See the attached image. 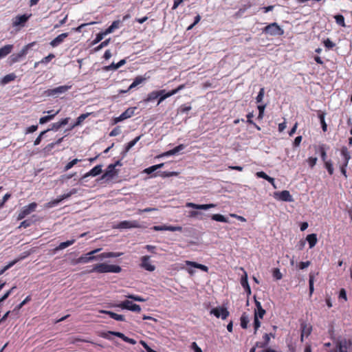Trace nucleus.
Returning <instances> with one entry per match:
<instances>
[{"mask_svg": "<svg viewBox=\"0 0 352 352\" xmlns=\"http://www.w3.org/2000/svg\"><path fill=\"white\" fill-rule=\"evenodd\" d=\"M122 271L121 267L116 265H109L105 263H97L94 265L89 273L97 272L102 273H120Z\"/></svg>", "mask_w": 352, "mask_h": 352, "instance_id": "obj_1", "label": "nucleus"}, {"mask_svg": "<svg viewBox=\"0 0 352 352\" xmlns=\"http://www.w3.org/2000/svg\"><path fill=\"white\" fill-rule=\"evenodd\" d=\"M263 33L273 36H280L284 34L283 29L277 23H272L262 29Z\"/></svg>", "mask_w": 352, "mask_h": 352, "instance_id": "obj_2", "label": "nucleus"}, {"mask_svg": "<svg viewBox=\"0 0 352 352\" xmlns=\"http://www.w3.org/2000/svg\"><path fill=\"white\" fill-rule=\"evenodd\" d=\"M113 335L115 336H117L120 338H121L122 340H124V342H127V343H129L131 344H136V340L133 339V338H130L127 336H126L124 333H121V332H118V331H109L107 332H103L100 334V336L103 338H105V339H108V340H110L111 338L109 337V335Z\"/></svg>", "mask_w": 352, "mask_h": 352, "instance_id": "obj_3", "label": "nucleus"}, {"mask_svg": "<svg viewBox=\"0 0 352 352\" xmlns=\"http://www.w3.org/2000/svg\"><path fill=\"white\" fill-rule=\"evenodd\" d=\"M31 16L32 14H24L16 16L12 20V27L18 28L19 29L23 28Z\"/></svg>", "mask_w": 352, "mask_h": 352, "instance_id": "obj_4", "label": "nucleus"}, {"mask_svg": "<svg viewBox=\"0 0 352 352\" xmlns=\"http://www.w3.org/2000/svg\"><path fill=\"white\" fill-rule=\"evenodd\" d=\"M115 307H119L122 309H126L131 311L140 313L141 311V307L139 305L133 303V302L126 300L116 305Z\"/></svg>", "mask_w": 352, "mask_h": 352, "instance_id": "obj_5", "label": "nucleus"}, {"mask_svg": "<svg viewBox=\"0 0 352 352\" xmlns=\"http://www.w3.org/2000/svg\"><path fill=\"white\" fill-rule=\"evenodd\" d=\"M32 45L33 43L28 44L24 46L19 53L12 54L9 58L10 64L12 65L19 62L21 59L28 54V50Z\"/></svg>", "mask_w": 352, "mask_h": 352, "instance_id": "obj_6", "label": "nucleus"}, {"mask_svg": "<svg viewBox=\"0 0 352 352\" xmlns=\"http://www.w3.org/2000/svg\"><path fill=\"white\" fill-rule=\"evenodd\" d=\"M352 345V341L343 338L337 341L336 348L332 352H348L349 348Z\"/></svg>", "mask_w": 352, "mask_h": 352, "instance_id": "obj_7", "label": "nucleus"}, {"mask_svg": "<svg viewBox=\"0 0 352 352\" xmlns=\"http://www.w3.org/2000/svg\"><path fill=\"white\" fill-rule=\"evenodd\" d=\"M37 204L32 202L28 206H24L18 214L17 219L21 220L24 219L27 215L36 210Z\"/></svg>", "mask_w": 352, "mask_h": 352, "instance_id": "obj_8", "label": "nucleus"}, {"mask_svg": "<svg viewBox=\"0 0 352 352\" xmlns=\"http://www.w3.org/2000/svg\"><path fill=\"white\" fill-rule=\"evenodd\" d=\"M136 107H129L126 109L123 113H122L118 117L113 118V124H117L120 122H122L126 119L130 118L135 114V111L136 110Z\"/></svg>", "mask_w": 352, "mask_h": 352, "instance_id": "obj_9", "label": "nucleus"}, {"mask_svg": "<svg viewBox=\"0 0 352 352\" xmlns=\"http://www.w3.org/2000/svg\"><path fill=\"white\" fill-rule=\"evenodd\" d=\"M210 314H213L217 318L226 320L229 316L230 312L226 307H217L211 309Z\"/></svg>", "mask_w": 352, "mask_h": 352, "instance_id": "obj_10", "label": "nucleus"}, {"mask_svg": "<svg viewBox=\"0 0 352 352\" xmlns=\"http://www.w3.org/2000/svg\"><path fill=\"white\" fill-rule=\"evenodd\" d=\"M100 250V249H96L94 250H92L87 254H85L84 255H82L78 258V263H87L91 261L97 260L98 256H94V254L97 252H98Z\"/></svg>", "mask_w": 352, "mask_h": 352, "instance_id": "obj_11", "label": "nucleus"}, {"mask_svg": "<svg viewBox=\"0 0 352 352\" xmlns=\"http://www.w3.org/2000/svg\"><path fill=\"white\" fill-rule=\"evenodd\" d=\"M72 87L71 85H61L54 89H49L45 91V94L48 96H55L65 93Z\"/></svg>", "mask_w": 352, "mask_h": 352, "instance_id": "obj_12", "label": "nucleus"}, {"mask_svg": "<svg viewBox=\"0 0 352 352\" xmlns=\"http://www.w3.org/2000/svg\"><path fill=\"white\" fill-rule=\"evenodd\" d=\"M151 229L154 231H165V230H168V231H171V232H175V231L182 232V227H181V226H166V225L154 226Z\"/></svg>", "mask_w": 352, "mask_h": 352, "instance_id": "obj_13", "label": "nucleus"}, {"mask_svg": "<svg viewBox=\"0 0 352 352\" xmlns=\"http://www.w3.org/2000/svg\"><path fill=\"white\" fill-rule=\"evenodd\" d=\"M140 224L139 221L136 220L133 221H122L120 222L118 224V228L120 229H127V228H140Z\"/></svg>", "mask_w": 352, "mask_h": 352, "instance_id": "obj_14", "label": "nucleus"}, {"mask_svg": "<svg viewBox=\"0 0 352 352\" xmlns=\"http://www.w3.org/2000/svg\"><path fill=\"white\" fill-rule=\"evenodd\" d=\"M140 266L149 272H153L155 270V266L151 263L149 256H144L141 258Z\"/></svg>", "mask_w": 352, "mask_h": 352, "instance_id": "obj_15", "label": "nucleus"}, {"mask_svg": "<svg viewBox=\"0 0 352 352\" xmlns=\"http://www.w3.org/2000/svg\"><path fill=\"white\" fill-rule=\"evenodd\" d=\"M240 270L243 272V275L241 278V285L244 288L248 295L251 294V289L248 281V274L243 267H240Z\"/></svg>", "mask_w": 352, "mask_h": 352, "instance_id": "obj_16", "label": "nucleus"}, {"mask_svg": "<svg viewBox=\"0 0 352 352\" xmlns=\"http://www.w3.org/2000/svg\"><path fill=\"white\" fill-rule=\"evenodd\" d=\"M118 174V170L116 169V165L109 164L102 175V178H113Z\"/></svg>", "mask_w": 352, "mask_h": 352, "instance_id": "obj_17", "label": "nucleus"}, {"mask_svg": "<svg viewBox=\"0 0 352 352\" xmlns=\"http://www.w3.org/2000/svg\"><path fill=\"white\" fill-rule=\"evenodd\" d=\"M68 36H69V33H67V32L60 34L58 36H57L55 38H54L50 43V44L52 47H56L58 45H59L60 43H62L64 41L65 38H66Z\"/></svg>", "mask_w": 352, "mask_h": 352, "instance_id": "obj_18", "label": "nucleus"}, {"mask_svg": "<svg viewBox=\"0 0 352 352\" xmlns=\"http://www.w3.org/2000/svg\"><path fill=\"white\" fill-rule=\"evenodd\" d=\"M186 207L188 208H192L195 209H199V210H208L211 208L215 207V205L213 204H196L194 203H187Z\"/></svg>", "mask_w": 352, "mask_h": 352, "instance_id": "obj_19", "label": "nucleus"}, {"mask_svg": "<svg viewBox=\"0 0 352 352\" xmlns=\"http://www.w3.org/2000/svg\"><path fill=\"white\" fill-rule=\"evenodd\" d=\"M254 302L256 305V309L254 311V316L260 317L262 319L265 314V310L262 307L261 303L254 298Z\"/></svg>", "mask_w": 352, "mask_h": 352, "instance_id": "obj_20", "label": "nucleus"}, {"mask_svg": "<svg viewBox=\"0 0 352 352\" xmlns=\"http://www.w3.org/2000/svg\"><path fill=\"white\" fill-rule=\"evenodd\" d=\"M164 92H165V89L151 91V93H149L147 95V97L144 100V101L145 102H148L153 101V100L157 99V98H159L160 95H161L162 94H164Z\"/></svg>", "mask_w": 352, "mask_h": 352, "instance_id": "obj_21", "label": "nucleus"}, {"mask_svg": "<svg viewBox=\"0 0 352 352\" xmlns=\"http://www.w3.org/2000/svg\"><path fill=\"white\" fill-rule=\"evenodd\" d=\"M341 155L343 156L344 158V162L341 166L346 167L349 164V161L351 159V155L349 151H348V148L346 146H343L341 148Z\"/></svg>", "mask_w": 352, "mask_h": 352, "instance_id": "obj_22", "label": "nucleus"}, {"mask_svg": "<svg viewBox=\"0 0 352 352\" xmlns=\"http://www.w3.org/2000/svg\"><path fill=\"white\" fill-rule=\"evenodd\" d=\"M100 313L107 314L111 318L117 320V321H124L125 317L123 315L118 314L116 313H114L111 311H106V310H102L100 311Z\"/></svg>", "mask_w": 352, "mask_h": 352, "instance_id": "obj_23", "label": "nucleus"}, {"mask_svg": "<svg viewBox=\"0 0 352 352\" xmlns=\"http://www.w3.org/2000/svg\"><path fill=\"white\" fill-rule=\"evenodd\" d=\"M185 263L187 266H190V267H193L199 269L205 272H208V267L206 265L199 264L198 263H196L194 261H186Z\"/></svg>", "mask_w": 352, "mask_h": 352, "instance_id": "obj_24", "label": "nucleus"}, {"mask_svg": "<svg viewBox=\"0 0 352 352\" xmlns=\"http://www.w3.org/2000/svg\"><path fill=\"white\" fill-rule=\"evenodd\" d=\"M278 199L283 201L291 202L293 201L292 196L288 190H283L278 194Z\"/></svg>", "mask_w": 352, "mask_h": 352, "instance_id": "obj_25", "label": "nucleus"}, {"mask_svg": "<svg viewBox=\"0 0 352 352\" xmlns=\"http://www.w3.org/2000/svg\"><path fill=\"white\" fill-rule=\"evenodd\" d=\"M122 254V252H103L99 255H98V259H103V258H116L119 257Z\"/></svg>", "mask_w": 352, "mask_h": 352, "instance_id": "obj_26", "label": "nucleus"}, {"mask_svg": "<svg viewBox=\"0 0 352 352\" xmlns=\"http://www.w3.org/2000/svg\"><path fill=\"white\" fill-rule=\"evenodd\" d=\"M125 63H126V60L122 59L117 63H112L111 65L106 66L104 69L106 71L116 70L118 68H120V67L123 66Z\"/></svg>", "mask_w": 352, "mask_h": 352, "instance_id": "obj_27", "label": "nucleus"}, {"mask_svg": "<svg viewBox=\"0 0 352 352\" xmlns=\"http://www.w3.org/2000/svg\"><path fill=\"white\" fill-rule=\"evenodd\" d=\"M102 173V165H97L91 169L84 176L85 177L92 176L95 177L100 175Z\"/></svg>", "mask_w": 352, "mask_h": 352, "instance_id": "obj_28", "label": "nucleus"}, {"mask_svg": "<svg viewBox=\"0 0 352 352\" xmlns=\"http://www.w3.org/2000/svg\"><path fill=\"white\" fill-rule=\"evenodd\" d=\"M13 50L12 45H6L3 47L0 48V59L6 57L7 55L11 53Z\"/></svg>", "mask_w": 352, "mask_h": 352, "instance_id": "obj_29", "label": "nucleus"}, {"mask_svg": "<svg viewBox=\"0 0 352 352\" xmlns=\"http://www.w3.org/2000/svg\"><path fill=\"white\" fill-rule=\"evenodd\" d=\"M325 115L326 113L324 112L318 111V116L321 124L322 129L324 132H326L327 131V124L324 119Z\"/></svg>", "mask_w": 352, "mask_h": 352, "instance_id": "obj_30", "label": "nucleus"}, {"mask_svg": "<svg viewBox=\"0 0 352 352\" xmlns=\"http://www.w3.org/2000/svg\"><path fill=\"white\" fill-rule=\"evenodd\" d=\"M300 330L302 333V336L308 337L311 333L312 327L309 324L302 323L300 325Z\"/></svg>", "mask_w": 352, "mask_h": 352, "instance_id": "obj_31", "label": "nucleus"}, {"mask_svg": "<svg viewBox=\"0 0 352 352\" xmlns=\"http://www.w3.org/2000/svg\"><path fill=\"white\" fill-rule=\"evenodd\" d=\"M306 240L307 241L309 248H313L318 242L317 235L316 234H308L306 237Z\"/></svg>", "mask_w": 352, "mask_h": 352, "instance_id": "obj_32", "label": "nucleus"}, {"mask_svg": "<svg viewBox=\"0 0 352 352\" xmlns=\"http://www.w3.org/2000/svg\"><path fill=\"white\" fill-rule=\"evenodd\" d=\"M90 115L89 113H82L81 114L80 116H78L76 119V121L75 122V123H74L72 124V126H71L70 129H72L79 125H80L82 122Z\"/></svg>", "mask_w": 352, "mask_h": 352, "instance_id": "obj_33", "label": "nucleus"}, {"mask_svg": "<svg viewBox=\"0 0 352 352\" xmlns=\"http://www.w3.org/2000/svg\"><path fill=\"white\" fill-rule=\"evenodd\" d=\"M241 327L243 329H246L248 328V324L250 322L248 316L245 312L243 313L240 318Z\"/></svg>", "mask_w": 352, "mask_h": 352, "instance_id": "obj_34", "label": "nucleus"}, {"mask_svg": "<svg viewBox=\"0 0 352 352\" xmlns=\"http://www.w3.org/2000/svg\"><path fill=\"white\" fill-rule=\"evenodd\" d=\"M314 280H315V274L314 273H310L309 275V296H311L314 291Z\"/></svg>", "mask_w": 352, "mask_h": 352, "instance_id": "obj_35", "label": "nucleus"}, {"mask_svg": "<svg viewBox=\"0 0 352 352\" xmlns=\"http://www.w3.org/2000/svg\"><path fill=\"white\" fill-rule=\"evenodd\" d=\"M145 80H146V78H144L142 76H138L137 77H135L133 82L129 87V89H132L135 88L138 85L142 83Z\"/></svg>", "mask_w": 352, "mask_h": 352, "instance_id": "obj_36", "label": "nucleus"}, {"mask_svg": "<svg viewBox=\"0 0 352 352\" xmlns=\"http://www.w3.org/2000/svg\"><path fill=\"white\" fill-rule=\"evenodd\" d=\"M75 241H76L75 239H72V240H68L65 242H62L58 245V246H57L55 248L54 250L58 251V250H63V249L72 245V244H74L75 243Z\"/></svg>", "mask_w": 352, "mask_h": 352, "instance_id": "obj_37", "label": "nucleus"}, {"mask_svg": "<svg viewBox=\"0 0 352 352\" xmlns=\"http://www.w3.org/2000/svg\"><path fill=\"white\" fill-rule=\"evenodd\" d=\"M142 135H139L134 138L133 140L130 141L124 148V152L127 153L129 151V150L140 140Z\"/></svg>", "mask_w": 352, "mask_h": 352, "instance_id": "obj_38", "label": "nucleus"}, {"mask_svg": "<svg viewBox=\"0 0 352 352\" xmlns=\"http://www.w3.org/2000/svg\"><path fill=\"white\" fill-rule=\"evenodd\" d=\"M78 190L76 188H72L69 192L63 194L60 196H59L58 198L60 200V201H62L64 199L69 198L72 195L77 193Z\"/></svg>", "mask_w": 352, "mask_h": 352, "instance_id": "obj_39", "label": "nucleus"}, {"mask_svg": "<svg viewBox=\"0 0 352 352\" xmlns=\"http://www.w3.org/2000/svg\"><path fill=\"white\" fill-rule=\"evenodd\" d=\"M16 78V75L14 74H9L6 75L1 80V83L3 85L8 84V82L14 80Z\"/></svg>", "mask_w": 352, "mask_h": 352, "instance_id": "obj_40", "label": "nucleus"}, {"mask_svg": "<svg viewBox=\"0 0 352 352\" xmlns=\"http://www.w3.org/2000/svg\"><path fill=\"white\" fill-rule=\"evenodd\" d=\"M318 150L320 153V156H321L322 161L325 163V162H327L326 160V159H327L326 145L325 144L319 145Z\"/></svg>", "mask_w": 352, "mask_h": 352, "instance_id": "obj_41", "label": "nucleus"}, {"mask_svg": "<svg viewBox=\"0 0 352 352\" xmlns=\"http://www.w3.org/2000/svg\"><path fill=\"white\" fill-rule=\"evenodd\" d=\"M173 93H172V90L168 92H164V94H162L159 96V99L157 101V104H160L161 102H162L165 99L173 96Z\"/></svg>", "mask_w": 352, "mask_h": 352, "instance_id": "obj_42", "label": "nucleus"}, {"mask_svg": "<svg viewBox=\"0 0 352 352\" xmlns=\"http://www.w3.org/2000/svg\"><path fill=\"white\" fill-rule=\"evenodd\" d=\"M212 219L219 222H228V219L222 214H214L212 216Z\"/></svg>", "mask_w": 352, "mask_h": 352, "instance_id": "obj_43", "label": "nucleus"}, {"mask_svg": "<svg viewBox=\"0 0 352 352\" xmlns=\"http://www.w3.org/2000/svg\"><path fill=\"white\" fill-rule=\"evenodd\" d=\"M334 19L336 20V22L337 24L342 27H345L346 24L344 22V17L342 14H337L334 16Z\"/></svg>", "mask_w": 352, "mask_h": 352, "instance_id": "obj_44", "label": "nucleus"}, {"mask_svg": "<svg viewBox=\"0 0 352 352\" xmlns=\"http://www.w3.org/2000/svg\"><path fill=\"white\" fill-rule=\"evenodd\" d=\"M163 166H164L163 163L160 164H157V165H154V166H152L151 167H148V168H146L144 170V172L148 173V174H150V173L154 172L155 170H156L157 169H158L160 168H162Z\"/></svg>", "mask_w": 352, "mask_h": 352, "instance_id": "obj_45", "label": "nucleus"}, {"mask_svg": "<svg viewBox=\"0 0 352 352\" xmlns=\"http://www.w3.org/2000/svg\"><path fill=\"white\" fill-rule=\"evenodd\" d=\"M259 319H261L260 317L256 316H254L253 326H254V334L256 333L257 330L261 327V323Z\"/></svg>", "mask_w": 352, "mask_h": 352, "instance_id": "obj_46", "label": "nucleus"}, {"mask_svg": "<svg viewBox=\"0 0 352 352\" xmlns=\"http://www.w3.org/2000/svg\"><path fill=\"white\" fill-rule=\"evenodd\" d=\"M275 337V335L270 333H265L263 336V342H264V344L267 346L270 343V339L271 338H274Z\"/></svg>", "mask_w": 352, "mask_h": 352, "instance_id": "obj_47", "label": "nucleus"}, {"mask_svg": "<svg viewBox=\"0 0 352 352\" xmlns=\"http://www.w3.org/2000/svg\"><path fill=\"white\" fill-rule=\"evenodd\" d=\"M80 161H81L80 160H78V159H74V160L70 161L65 165V166L64 168L65 171H67L68 170L71 169L74 165H76L78 162H80Z\"/></svg>", "mask_w": 352, "mask_h": 352, "instance_id": "obj_48", "label": "nucleus"}, {"mask_svg": "<svg viewBox=\"0 0 352 352\" xmlns=\"http://www.w3.org/2000/svg\"><path fill=\"white\" fill-rule=\"evenodd\" d=\"M324 166L327 168L329 174L330 175H332L333 174L334 169H333L331 161L329 160V161L325 162Z\"/></svg>", "mask_w": 352, "mask_h": 352, "instance_id": "obj_49", "label": "nucleus"}, {"mask_svg": "<svg viewBox=\"0 0 352 352\" xmlns=\"http://www.w3.org/2000/svg\"><path fill=\"white\" fill-rule=\"evenodd\" d=\"M104 36H105V35L103 34L102 32H99L98 34H96V36L95 39L92 41L91 44L93 45H94L98 43L104 38Z\"/></svg>", "mask_w": 352, "mask_h": 352, "instance_id": "obj_50", "label": "nucleus"}, {"mask_svg": "<svg viewBox=\"0 0 352 352\" xmlns=\"http://www.w3.org/2000/svg\"><path fill=\"white\" fill-rule=\"evenodd\" d=\"M126 297L128 298L132 299L135 301H138V302H144L145 301L144 298H143L142 297H141L140 296H138V295L129 294V295L126 296Z\"/></svg>", "mask_w": 352, "mask_h": 352, "instance_id": "obj_51", "label": "nucleus"}, {"mask_svg": "<svg viewBox=\"0 0 352 352\" xmlns=\"http://www.w3.org/2000/svg\"><path fill=\"white\" fill-rule=\"evenodd\" d=\"M264 94H265V89L263 87L261 88L260 91L256 98V101L257 103H261L263 101Z\"/></svg>", "mask_w": 352, "mask_h": 352, "instance_id": "obj_52", "label": "nucleus"}, {"mask_svg": "<svg viewBox=\"0 0 352 352\" xmlns=\"http://www.w3.org/2000/svg\"><path fill=\"white\" fill-rule=\"evenodd\" d=\"M30 300H31V296H28L19 305L16 306V307L14 308V310L18 311V310L21 309L23 307V306L25 305L28 302L30 301Z\"/></svg>", "mask_w": 352, "mask_h": 352, "instance_id": "obj_53", "label": "nucleus"}, {"mask_svg": "<svg viewBox=\"0 0 352 352\" xmlns=\"http://www.w3.org/2000/svg\"><path fill=\"white\" fill-rule=\"evenodd\" d=\"M50 131V129H47V130H45V131H42V132L39 134V135L36 138V140H34V146H37V145H38V144L41 143V140H42V138H43V136L44 135V134H45V133H47V131Z\"/></svg>", "mask_w": 352, "mask_h": 352, "instance_id": "obj_54", "label": "nucleus"}, {"mask_svg": "<svg viewBox=\"0 0 352 352\" xmlns=\"http://www.w3.org/2000/svg\"><path fill=\"white\" fill-rule=\"evenodd\" d=\"M324 45L326 48L330 50L335 47L336 44L332 42L329 38H327L323 41Z\"/></svg>", "mask_w": 352, "mask_h": 352, "instance_id": "obj_55", "label": "nucleus"}, {"mask_svg": "<svg viewBox=\"0 0 352 352\" xmlns=\"http://www.w3.org/2000/svg\"><path fill=\"white\" fill-rule=\"evenodd\" d=\"M317 161L318 159L316 157H309L307 160L310 168H313L316 164Z\"/></svg>", "mask_w": 352, "mask_h": 352, "instance_id": "obj_56", "label": "nucleus"}, {"mask_svg": "<svg viewBox=\"0 0 352 352\" xmlns=\"http://www.w3.org/2000/svg\"><path fill=\"white\" fill-rule=\"evenodd\" d=\"M110 40H111L110 38H108V39L102 41L98 46H97L95 48V51H99L101 49H102L103 47L107 46L110 42Z\"/></svg>", "mask_w": 352, "mask_h": 352, "instance_id": "obj_57", "label": "nucleus"}, {"mask_svg": "<svg viewBox=\"0 0 352 352\" xmlns=\"http://www.w3.org/2000/svg\"><path fill=\"white\" fill-rule=\"evenodd\" d=\"M55 57L54 54H50L48 56L44 57L41 60V63L42 64H47L50 61H51Z\"/></svg>", "mask_w": 352, "mask_h": 352, "instance_id": "obj_58", "label": "nucleus"}, {"mask_svg": "<svg viewBox=\"0 0 352 352\" xmlns=\"http://www.w3.org/2000/svg\"><path fill=\"white\" fill-rule=\"evenodd\" d=\"M15 288L16 287H12L10 290L5 293L4 295L0 298V303L6 300Z\"/></svg>", "mask_w": 352, "mask_h": 352, "instance_id": "obj_59", "label": "nucleus"}, {"mask_svg": "<svg viewBox=\"0 0 352 352\" xmlns=\"http://www.w3.org/2000/svg\"><path fill=\"white\" fill-rule=\"evenodd\" d=\"M95 23H96V22H94V21H92V22H90V23H82V24L80 25L78 27L74 28L73 30L75 32H80L82 31V29L84 27H85L87 25H93V24H95Z\"/></svg>", "mask_w": 352, "mask_h": 352, "instance_id": "obj_60", "label": "nucleus"}, {"mask_svg": "<svg viewBox=\"0 0 352 352\" xmlns=\"http://www.w3.org/2000/svg\"><path fill=\"white\" fill-rule=\"evenodd\" d=\"M121 133V129L120 126L115 127L109 133V136L114 137L117 136Z\"/></svg>", "mask_w": 352, "mask_h": 352, "instance_id": "obj_61", "label": "nucleus"}, {"mask_svg": "<svg viewBox=\"0 0 352 352\" xmlns=\"http://www.w3.org/2000/svg\"><path fill=\"white\" fill-rule=\"evenodd\" d=\"M32 221L30 219H26L22 221L19 226V228H26L28 227H30L32 225Z\"/></svg>", "mask_w": 352, "mask_h": 352, "instance_id": "obj_62", "label": "nucleus"}, {"mask_svg": "<svg viewBox=\"0 0 352 352\" xmlns=\"http://www.w3.org/2000/svg\"><path fill=\"white\" fill-rule=\"evenodd\" d=\"M273 275H274V278H276V279H277V280H280L283 278V275L280 273L279 269H278V268L274 269Z\"/></svg>", "mask_w": 352, "mask_h": 352, "instance_id": "obj_63", "label": "nucleus"}, {"mask_svg": "<svg viewBox=\"0 0 352 352\" xmlns=\"http://www.w3.org/2000/svg\"><path fill=\"white\" fill-rule=\"evenodd\" d=\"M37 129H38L37 125H32L25 129V133L28 134V133H34V131H36L37 130Z\"/></svg>", "mask_w": 352, "mask_h": 352, "instance_id": "obj_64", "label": "nucleus"}]
</instances>
